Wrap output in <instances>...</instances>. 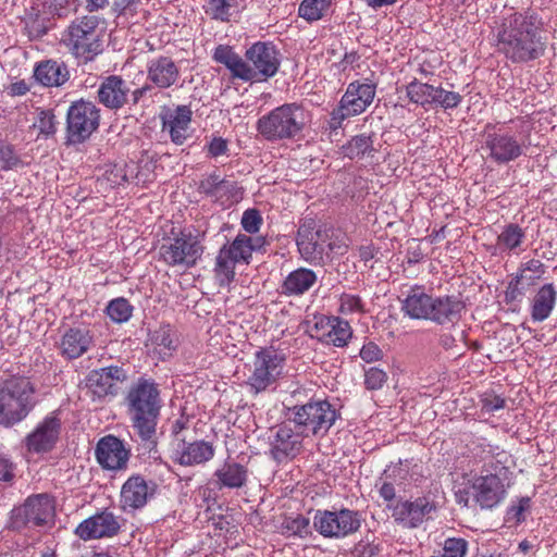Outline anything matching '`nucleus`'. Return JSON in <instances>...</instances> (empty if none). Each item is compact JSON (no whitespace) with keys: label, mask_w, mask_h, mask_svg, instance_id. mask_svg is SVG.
<instances>
[{"label":"nucleus","mask_w":557,"mask_h":557,"mask_svg":"<svg viewBox=\"0 0 557 557\" xmlns=\"http://www.w3.org/2000/svg\"><path fill=\"white\" fill-rule=\"evenodd\" d=\"M335 322V317H315L314 323L310 326L309 333L311 337L318 338L320 342L324 343L329 330L332 323Z\"/></svg>","instance_id":"49"},{"label":"nucleus","mask_w":557,"mask_h":557,"mask_svg":"<svg viewBox=\"0 0 557 557\" xmlns=\"http://www.w3.org/2000/svg\"><path fill=\"white\" fill-rule=\"evenodd\" d=\"M151 342L162 356H170L177 347L176 333L170 325H163L156 330L151 335Z\"/></svg>","instance_id":"37"},{"label":"nucleus","mask_w":557,"mask_h":557,"mask_svg":"<svg viewBox=\"0 0 557 557\" xmlns=\"http://www.w3.org/2000/svg\"><path fill=\"white\" fill-rule=\"evenodd\" d=\"M95 15L75 18L63 32L61 42L78 60L88 62L102 52L103 32Z\"/></svg>","instance_id":"5"},{"label":"nucleus","mask_w":557,"mask_h":557,"mask_svg":"<svg viewBox=\"0 0 557 557\" xmlns=\"http://www.w3.org/2000/svg\"><path fill=\"white\" fill-rule=\"evenodd\" d=\"M284 357L274 349H260L249 364L247 385L255 394L274 384L283 372Z\"/></svg>","instance_id":"9"},{"label":"nucleus","mask_w":557,"mask_h":557,"mask_svg":"<svg viewBox=\"0 0 557 557\" xmlns=\"http://www.w3.org/2000/svg\"><path fill=\"white\" fill-rule=\"evenodd\" d=\"M203 9L211 18L228 22L238 9V0H206Z\"/></svg>","instance_id":"36"},{"label":"nucleus","mask_w":557,"mask_h":557,"mask_svg":"<svg viewBox=\"0 0 557 557\" xmlns=\"http://www.w3.org/2000/svg\"><path fill=\"white\" fill-rule=\"evenodd\" d=\"M220 181L221 177L218 174H210L200 181L198 189L214 200Z\"/></svg>","instance_id":"52"},{"label":"nucleus","mask_w":557,"mask_h":557,"mask_svg":"<svg viewBox=\"0 0 557 557\" xmlns=\"http://www.w3.org/2000/svg\"><path fill=\"white\" fill-rule=\"evenodd\" d=\"M311 122V115L298 103L282 104L262 115L257 122L258 133L269 141L293 139Z\"/></svg>","instance_id":"4"},{"label":"nucleus","mask_w":557,"mask_h":557,"mask_svg":"<svg viewBox=\"0 0 557 557\" xmlns=\"http://www.w3.org/2000/svg\"><path fill=\"white\" fill-rule=\"evenodd\" d=\"M301 257L312 264L325 262V246H297ZM329 258V253H326Z\"/></svg>","instance_id":"48"},{"label":"nucleus","mask_w":557,"mask_h":557,"mask_svg":"<svg viewBox=\"0 0 557 557\" xmlns=\"http://www.w3.org/2000/svg\"><path fill=\"white\" fill-rule=\"evenodd\" d=\"M472 488L476 503L482 508H493L505 497V486L499 476L487 474L473 481Z\"/></svg>","instance_id":"24"},{"label":"nucleus","mask_w":557,"mask_h":557,"mask_svg":"<svg viewBox=\"0 0 557 557\" xmlns=\"http://www.w3.org/2000/svg\"><path fill=\"white\" fill-rule=\"evenodd\" d=\"M132 306L125 298H116L110 301L107 313L114 322H126L132 315Z\"/></svg>","instance_id":"43"},{"label":"nucleus","mask_w":557,"mask_h":557,"mask_svg":"<svg viewBox=\"0 0 557 557\" xmlns=\"http://www.w3.org/2000/svg\"><path fill=\"white\" fill-rule=\"evenodd\" d=\"M202 253L200 246H160L159 255L169 265H194Z\"/></svg>","instance_id":"30"},{"label":"nucleus","mask_w":557,"mask_h":557,"mask_svg":"<svg viewBox=\"0 0 557 557\" xmlns=\"http://www.w3.org/2000/svg\"><path fill=\"white\" fill-rule=\"evenodd\" d=\"M557 293L553 284H545L534 296L532 304V319L542 322L546 320L556 302Z\"/></svg>","instance_id":"33"},{"label":"nucleus","mask_w":557,"mask_h":557,"mask_svg":"<svg viewBox=\"0 0 557 557\" xmlns=\"http://www.w3.org/2000/svg\"><path fill=\"white\" fill-rule=\"evenodd\" d=\"M221 486L228 488L242 487L247 480V470L237 462H225L214 472Z\"/></svg>","instance_id":"34"},{"label":"nucleus","mask_w":557,"mask_h":557,"mask_svg":"<svg viewBox=\"0 0 557 557\" xmlns=\"http://www.w3.org/2000/svg\"><path fill=\"white\" fill-rule=\"evenodd\" d=\"M193 112L187 106H175L163 108L160 113L162 132L168 133L172 143L184 145L193 136L191 127Z\"/></svg>","instance_id":"15"},{"label":"nucleus","mask_w":557,"mask_h":557,"mask_svg":"<svg viewBox=\"0 0 557 557\" xmlns=\"http://www.w3.org/2000/svg\"><path fill=\"white\" fill-rule=\"evenodd\" d=\"M505 406V400L498 396H491L483 399L482 409L486 412H494Z\"/></svg>","instance_id":"61"},{"label":"nucleus","mask_w":557,"mask_h":557,"mask_svg":"<svg viewBox=\"0 0 557 557\" xmlns=\"http://www.w3.org/2000/svg\"><path fill=\"white\" fill-rule=\"evenodd\" d=\"M129 94L128 83L120 76L111 75L101 82L98 99L104 107L116 110L128 102Z\"/></svg>","instance_id":"25"},{"label":"nucleus","mask_w":557,"mask_h":557,"mask_svg":"<svg viewBox=\"0 0 557 557\" xmlns=\"http://www.w3.org/2000/svg\"><path fill=\"white\" fill-rule=\"evenodd\" d=\"M156 484L147 482L144 476L136 474L127 479L121 490L123 508L138 509L144 507L154 494Z\"/></svg>","instance_id":"23"},{"label":"nucleus","mask_w":557,"mask_h":557,"mask_svg":"<svg viewBox=\"0 0 557 557\" xmlns=\"http://www.w3.org/2000/svg\"><path fill=\"white\" fill-rule=\"evenodd\" d=\"M361 521V513L357 510H318L313 517V527L324 537L344 539L358 532Z\"/></svg>","instance_id":"8"},{"label":"nucleus","mask_w":557,"mask_h":557,"mask_svg":"<svg viewBox=\"0 0 557 557\" xmlns=\"http://www.w3.org/2000/svg\"><path fill=\"white\" fill-rule=\"evenodd\" d=\"M436 505L426 496L418 497L414 500L399 503L394 510V517L406 528H418L423 521L430 519L435 511Z\"/></svg>","instance_id":"19"},{"label":"nucleus","mask_w":557,"mask_h":557,"mask_svg":"<svg viewBox=\"0 0 557 557\" xmlns=\"http://www.w3.org/2000/svg\"><path fill=\"white\" fill-rule=\"evenodd\" d=\"M262 223L260 212L256 209H248L243 213L242 225L243 228L248 233H257Z\"/></svg>","instance_id":"50"},{"label":"nucleus","mask_w":557,"mask_h":557,"mask_svg":"<svg viewBox=\"0 0 557 557\" xmlns=\"http://www.w3.org/2000/svg\"><path fill=\"white\" fill-rule=\"evenodd\" d=\"M213 60L223 64L233 78L259 83L274 76L280 67L278 52L271 42H255L240 58L232 47L219 45L213 52Z\"/></svg>","instance_id":"1"},{"label":"nucleus","mask_w":557,"mask_h":557,"mask_svg":"<svg viewBox=\"0 0 557 557\" xmlns=\"http://www.w3.org/2000/svg\"><path fill=\"white\" fill-rule=\"evenodd\" d=\"M34 77L42 86L59 87L69 81L70 72L63 62L47 60L36 65Z\"/></svg>","instance_id":"28"},{"label":"nucleus","mask_w":557,"mask_h":557,"mask_svg":"<svg viewBox=\"0 0 557 557\" xmlns=\"http://www.w3.org/2000/svg\"><path fill=\"white\" fill-rule=\"evenodd\" d=\"M372 146L370 136L364 134L352 137L344 147V154L349 159L364 154Z\"/></svg>","instance_id":"44"},{"label":"nucleus","mask_w":557,"mask_h":557,"mask_svg":"<svg viewBox=\"0 0 557 557\" xmlns=\"http://www.w3.org/2000/svg\"><path fill=\"white\" fill-rule=\"evenodd\" d=\"M375 92V84L369 81H356L347 86L341 102L349 114L359 115L373 102Z\"/></svg>","instance_id":"21"},{"label":"nucleus","mask_w":557,"mask_h":557,"mask_svg":"<svg viewBox=\"0 0 557 557\" xmlns=\"http://www.w3.org/2000/svg\"><path fill=\"white\" fill-rule=\"evenodd\" d=\"M33 126L39 134L53 135L57 131L55 116L50 110H42L38 113Z\"/></svg>","instance_id":"46"},{"label":"nucleus","mask_w":557,"mask_h":557,"mask_svg":"<svg viewBox=\"0 0 557 557\" xmlns=\"http://www.w3.org/2000/svg\"><path fill=\"white\" fill-rule=\"evenodd\" d=\"M61 420L55 413L47 416L35 430L25 438L28 451L35 454L48 453L57 444L61 433Z\"/></svg>","instance_id":"18"},{"label":"nucleus","mask_w":557,"mask_h":557,"mask_svg":"<svg viewBox=\"0 0 557 557\" xmlns=\"http://www.w3.org/2000/svg\"><path fill=\"white\" fill-rule=\"evenodd\" d=\"M186 422L183 419H178L172 424V442H177L178 440H186V436L184 434Z\"/></svg>","instance_id":"63"},{"label":"nucleus","mask_w":557,"mask_h":557,"mask_svg":"<svg viewBox=\"0 0 557 557\" xmlns=\"http://www.w3.org/2000/svg\"><path fill=\"white\" fill-rule=\"evenodd\" d=\"M351 335L352 331L349 323L339 318H335V322L331 324L324 343L332 344L336 347H343L347 345Z\"/></svg>","instance_id":"41"},{"label":"nucleus","mask_w":557,"mask_h":557,"mask_svg":"<svg viewBox=\"0 0 557 557\" xmlns=\"http://www.w3.org/2000/svg\"><path fill=\"white\" fill-rule=\"evenodd\" d=\"M529 506L530 499L528 497L521 498L519 504L517 506H512L508 511L510 519H515L517 522L522 521L524 519L523 512L529 508Z\"/></svg>","instance_id":"60"},{"label":"nucleus","mask_w":557,"mask_h":557,"mask_svg":"<svg viewBox=\"0 0 557 557\" xmlns=\"http://www.w3.org/2000/svg\"><path fill=\"white\" fill-rule=\"evenodd\" d=\"M35 387L29 379L12 376L0 385V424L12 426L24 420L34 408Z\"/></svg>","instance_id":"6"},{"label":"nucleus","mask_w":557,"mask_h":557,"mask_svg":"<svg viewBox=\"0 0 557 557\" xmlns=\"http://www.w3.org/2000/svg\"><path fill=\"white\" fill-rule=\"evenodd\" d=\"M386 373L377 368H370L366 372L364 384L369 389L381 388L386 381Z\"/></svg>","instance_id":"51"},{"label":"nucleus","mask_w":557,"mask_h":557,"mask_svg":"<svg viewBox=\"0 0 557 557\" xmlns=\"http://www.w3.org/2000/svg\"><path fill=\"white\" fill-rule=\"evenodd\" d=\"M406 95L410 102L423 108L434 104L436 87L413 78L405 87Z\"/></svg>","instance_id":"35"},{"label":"nucleus","mask_w":557,"mask_h":557,"mask_svg":"<svg viewBox=\"0 0 557 557\" xmlns=\"http://www.w3.org/2000/svg\"><path fill=\"white\" fill-rule=\"evenodd\" d=\"M214 456V448L206 441L188 442L178 440L171 443V459L184 467H194L206 463Z\"/></svg>","instance_id":"16"},{"label":"nucleus","mask_w":557,"mask_h":557,"mask_svg":"<svg viewBox=\"0 0 557 557\" xmlns=\"http://www.w3.org/2000/svg\"><path fill=\"white\" fill-rule=\"evenodd\" d=\"M28 90H29V87L25 81H18V82L12 83L8 88V92L11 96H23Z\"/></svg>","instance_id":"64"},{"label":"nucleus","mask_w":557,"mask_h":557,"mask_svg":"<svg viewBox=\"0 0 557 557\" xmlns=\"http://www.w3.org/2000/svg\"><path fill=\"white\" fill-rule=\"evenodd\" d=\"M242 199V188L237 183L221 178L214 201L225 206L239 201Z\"/></svg>","instance_id":"42"},{"label":"nucleus","mask_w":557,"mask_h":557,"mask_svg":"<svg viewBox=\"0 0 557 557\" xmlns=\"http://www.w3.org/2000/svg\"><path fill=\"white\" fill-rule=\"evenodd\" d=\"M178 78L180 69L169 57L151 59L147 64V79L157 88H170L177 83Z\"/></svg>","instance_id":"26"},{"label":"nucleus","mask_w":557,"mask_h":557,"mask_svg":"<svg viewBox=\"0 0 557 557\" xmlns=\"http://www.w3.org/2000/svg\"><path fill=\"white\" fill-rule=\"evenodd\" d=\"M361 308V299L358 296L344 294L341 297V311L343 313L360 311Z\"/></svg>","instance_id":"54"},{"label":"nucleus","mask_w":557,"mask_h":557,"mask_svg":"<svg viewBox=\"0 0 557 557\" xmlns=\"http://www.w3.org/2000/svg\"><path fill=\"white\" fill-rule=\"evenodd\" d=\"M289 421L307 436L326 433L334 424L336 410L326 400L310 401L288 409Z\"/></svg>","instance_id":"7"},{"label":"nucleus","mask_w":557,"mask_h":557,"mask_svg":"<svg viewBox=\"0 0 557 557\" xmlns=\"http://www.w3.org/2000/svg\"><path fill=\"white\" fill-rule=\"evenodd\" d=\"M468 552V542L461 537H449L443 544L441 555L432 557H465Z\"/></svg>","instance_id":"45"},{"label":"nucleus","mask_w":557,"mask_h":557,"mask_svg":"<svg viewBox=\"0 0 557 557\" xmlns=\"http://www.w3.org/2000/svg\"><path fill=\"white\" fill-rule=\"evenodd\" d=\"M18 163L17 157L10 147L0 148V169L9 170Z\"/></svg>","instance_id":"57"},{"label":"nucleus","mask_w":557,"mask_h":557,"mask_svg":"<svg viewBox=\"0 0 557 557\" xmlns=\"http://www.w3.org/2000/svg\"><path fill=\"white\" fill-rule=\"evenodd\" d=\"M530 143L515 134L497 129L485 135L484 149L487 157L497 164H506L517 160L525 153Z\"/></svg>","instance_id":"11"},{"label":"nucleus","mask_w":557,"mask_h":557,"mask_svg":"<svg viewBox=\"0 0 557 557\" xmlns=\"http://www.w3.org/2000/svg\"><path fill=\"white\" fill-rule=\"evenodd\" d=\"M433 297L421 286L411 287L403 301V311L412 319L431 320Z\"/></svg>","instance_id":"27"},{"label":"nucleus","mask_w":557,"mask_h":557,"mask_svg":"<svg viewBox=\"0 0 557 557\" xmlns=\"http://www.w3.org/2000/svg\"><path fill=\"white\" fill-rule=\"evenodd\" d=\"M434 103L442 107L444 110L457 108L461 101L462 96L455 91L445 90L442 87H436Z\"/></svg>","instance_id":"47"},{"label":"nucleus","mask_w":557,"mask_h":557,"mask_svg":"<svg viewBox=\"0 0 557 557\" xmlns=\"http://www.w3.org/2000/svg\"><path fill=\"white\" fill-rule=\"evenodd\" d=\"M263 246H223L216 258L215 277L220 286L228 285L234 278V268L237 263H249L251 252Z\"/></svg>","instance_id":"17"},{"label":"nucleus","mask_w":557,"mask_h":557,"mask_svg":"<svg viewBox=\"0 0 557 557\" xmlns=\"http://www.w3.org/2000/svg\"><path fill=\"white\" fill-rule=\"evenodd\" d=\"M207 147L208 153L213 158H218L227 152V141L222 137L212 138Z\"/></svg>","instance_id":"56"},{"label":"nucleus","mask_w":557,"mask_h":557,"mask_svg":"<svg viewBox=\"0 0 557 557\" xmlns=\"http://www.w3.org/2000/svg\"><path fill=\"white\" fill-rule=\"evenodd\" d=\"M293 421L287 420L271 430L269 436L270 454L276 462L295 458L302 450V441L307 435L300 429L292 426Z\"/></svg>","instance_id":"12"},{"label":"nucleus","mask_w":557,"mask_h":557,"mask_svg":"<svg viewBox=\"0 0 557 557\" xmlns=\"http://www.w3.org/2000/svg\"><path fill=\"white\" fill-rule=\"evenodd\" d=\"M537 18L533 14H513L498 35L500 50L513 62H527L543 53V45L536 39Z\"/></svg>","instance_id":"3"},{"label":"nucleus","mask_w":557,"mask_h":557,"mask_svg":"<svg viewBox=\"0 0 557 557\" xmlns=\"http://www.w3.org/2000/svg\"><path fill=\"white\" fill-rule=\"evenodd\" d=\"M329 239L327 230L318 228L313 219H307L298 228L297 244H319Z\"/></svg>","instance_id":"40"},{"label":"nucleus","mask_w":557,"mask_h":557,"mask_svg":"<svg viewBox=\"0 0 557 557\" xmlns=\"http://www.w3.org/2000/svg\"><path fill=\"white\" fill-rule=\"evenodd\" d=\"M332 0H302L298 14L308 22L321 20L331 7Z\"/></svg>","instance_id":"39"},{"label":"nucleus","mask_w":557,"mask_h":557,"mask_svg":"<svg viewBox=\"0 0 557 557\" xmlns=\"http://www.w3.org/2000/svg\"><path fill=\"white\" fill-rule=\"evenodd\" d=\"M463 309V302L456 296L433 297L431 321L454 323L460 319Z\"/></svg>","instance_id":"29"},{"label":"nucleus","mask_w":557,"mask_h":557,"mask_svg":"<svg viewBox=\"0 0 557 557\" xmlns=\"http://www.w3.org/2000/svg\"><path fill=\"white\" fill-rule=\"evenodd\" d=\"M13 478V467L8 458L0 455V481H11Z\"/></svg>","instance_id":"62"},{"label":"nucleus","mask_w":557,"mask_h":557,"mask_svg":"<svg viewBox=\"0 0 557 557\" xmlns=\"http://www.w3.org/2000/svg\"><path fill=\"white\" fill-rule=\"evenodd\" d=\"M98 462L106 469L120 470L126 467L129 451L117 437L108 435L102 437L96 447Z\"/></svg>","instance_id":"22"},{"label":"nucleus","mask_w":557,"mask_h":557,"mask_svg":"<svg viewBox=\"0 0 557 557\" xmlns=\"http://www.w3.org/2000/svg\"><path fill=\"white\" fill-rule=\"evenodd\" d=\"M54 516V506L48 495L41 494L27 498L25 504L13 511L16 527H38L49 523Z\"/></svg>","instance_id":"14"},{"label":"nucleus","mask_w":557,"mask_h":557,"mask_svg":"<svg viewBox=\"0 0 557 557\" xmlns=\"http://www.w3.org/2000/svg\"><path fill=\"white\" fill-rule=\"evenodd\" d=\"M126 377L127 375L123 368L111 366L90 371L85 380V385L94 399L112 398L119 394V385Z\"/></svg>","instance_id":"13"},{"label":"nucleus","mask_w":557,"mask_h":557,"mask_svg":"<svg viewBox=\"0 0 557 557\" xmlns=\"http://www.w3.org/2000/svg\"><path fill=\"white\" fill-rule=\"evenodd\" d=\"M120 528L119 518L112 512L104 510L79 523L75 533L82 540L87 541L114 536Z\"/></svg>","instance_id":"20"},{"label":"nucleus","mask_w":557,"mask_h":557,"mask_svg":"<svg viewBox=\"0 0 557 557\" xmlns=\"http://www.w3.org/2000/svg\"><path fill=\"white\" fill-rule=\"evenodd\" d=\"M99 109L91 101L78 100L73 102L66 114L67 139L79 144L90 137L99 126Z\"/></svg>","instance_id":"10"},{"label":"nucleus","mask_w":557,"mask_h":557,"mask_svg":"<svg viewBox=\"0 0 557 557\" xmlns=\"http://www.w3.org/2000/svg\"><path fill=\"white\" fill-rule=\"evenodd\" d=\"M281 533L287 537H307L311 534L310 521L302 515L286 517L281 524Z\"/></svg>","instance_id":"38"},{"label":"nucleus","mask_w":557,"mask_h":557,"mask_svg":"<svg viewBox=\"0 0 557 557\" xmlns=\"http://www.w3.org/2000/svg\"><path fill=\"white\" fill-rule=\"evenodd\" d=\"M317 281V275L313 271L308 269H297L290 272L282 285V293L284 295L299 296L309 290Z\"/></svg>","instance_id":"32"},{"label":"nucleus","mask_w":557,"mask_h":557,"mask_svg":"<svg viewBox=\"0 0 557 557\" xmlns=\"http://www.w3.org/2000/svg\"><path fill=\"white\" fill-rule=\"evenodd\" d=\"M349 116H355L354 114H349L346 109L343 108L342 102L339 101V106L334 109L331 113V119L329 122L330 128L337 129L341 127L343 121Z\"/></svg>","instance_id":"58"},{"label":"nucleus","mask_w":557,"mask_h":557,"mask_svg":"<svg viewBox=\"0 0 557 557\" xmlns=\"http://www.w3.org/2000/svg\"><path fill=\"white\" fill-rule=\"evenodd\" d=\"M91 344V336L87 331L71 329L62 336L60 349L63 356L75 359L84 355Z\"/></svg>","instance_id":"31"},{"label":"nucleus","mask_w":557,"mask_h":557,"mask_svg":"<svg viewBox=\"0 0 557 557\" xmlns=\"http://www.w3.org/2000/svg\"><path fill=\"white\" fill-rule=\"evenodd\" d=\"M127 413L143 441L153 443L162 399L158 384L151 380L139 379L128 389L125 397Z\"/></svg>","instance_id":"2"},{"label":"nucleus","mask_w":557,"mask_h":557,"mask_svg":"<svg viewBox=\"0 0 557 557\" xmlns=\"http://www.w3.org/2000/svg\"><path fill=\"white\" fill-rule=\"evenodd\" d=\"M499 244H520L523 233L517 225H509L498 237Z\"/></svg>","instance_id":"53"},{"label":"nucleus","mask_w":557,"mask_h":557,"mask_svg":"<svg viewBox=\"0 0 557 557\" xmlns=\"http://www.w3.org/2000/svg\"><path fill=\"white\" fill-rule=\"evenodd\" d=\"M540 274L531 272V267H527L521 271V274L516 280V287L524 288L525 286L532 285L535 280L540 278Z\"/></svg>","instance_id":"59"},{"label":"nucleus","mask_w":557,"mask_h":557,"mask_svg":"<svg viewBox=\"0 0 557 557\" xmlns=\"http://www.w3.org/2000/svg\"><path fill=\"white\" fill-rule=\"evenodd\" d=\"M382 356L383 352L380 347L372 342L364 344L360 350V357L366 362L377 361L382 358Z\"/></svg>","instance_id":"55"}]
</instances>
